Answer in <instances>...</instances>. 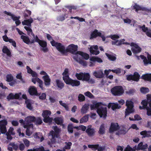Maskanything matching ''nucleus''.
Returning a JSON list of instances; mask_svg holds the SVG:
<instances>
[{"label":"nucleus","instance_id":"9b49d317","mask_svg":"<svg viewBox=\"0 0 151 151\" xmlns=\"http://www.w3.org/2000/svg\"><path fill=\"white\" fill-rule=\"evenodd\" d=\"M140 75L137 72H135L133 75H130L127 76V80L130 81L133 80L134 81H139Z\"/></svg>","mask_w":151,"mask_h":151},{"label":"nucleus","instance_id":"4d7b16f0","mask_svg":"<svg viewBox=\"0 0 151 151\" xmlns=\"http://www.w3.org/2000/svg\"><path fill=\"white\" fill-rule=\"evenodd\" d=\"M84 95L86 96H87L88 97L93 99L94 98L93 95L90 92L87 91L84 93Z\"/></svg>","mask_w":151,"mask_h":151},{"label":"nucleus","instance_id":"79ce46f5","mask_svg":"<svg viewBox=\"0 0 151 151\" xmlns=\"http://www.w3.org/2000/svg\"><path fill=\"white\" fill-rule=\"evenodd\" d=\"M105 128L104 124H102L100 127L99 133L100 134H103L105 133Z\"/></svg>","mask_w":151,"mask_h":151},{"label":"nucleus","instance_id":"c85d7f7f","mask_svg":"<svg viewBox=\"0 0 151 151\" xmlns=\"http://www.w3.org/2000/svg\"><path fill=\"white\" fill-rule=\"evenodd\" d=\"M26 123H31L36 121V117L34 116H28L25 119Z\"/></svg>","mask_w":151,"mask_h":151},{"label":"nucleus","instance_id":"2f4dec72","mask_svg":"<svg viewBox=\"0 0 151 151\" xmlns=\"http://www.w3.org/2000/svg\"><path fill=\"white\" fill-rule=\"evenodd\" d=\"M2 51L4 53L6 54L8 56H11V52L6 46H4L3 47Z\"/></svg>","mask_w":151,"mask_h":151},{"label":"nucleus","instance_id":"72a5a7b5","mask_svg":"<svg viewBox=\"0 0 151 151\" xmlns=\"http://www.w3.org/2000/svg\"><path fill=\"white\" fill-rule=\"evenodd\" d=\"M86 132L88 134V135L92 136L94 134L95 131L93 129L88 127L86 130Z\"/></svg>","mask_w":151,"mask_h":151},{"label":"nucleus","instance_id":"473e14b6","mask_svg":"<svg viewBox=\"0 0 151 151\" xmlns=\"http://www.w3.org/2000/svg\"><path fill=\"white\" fill-rule=\"evenodd\" d=\"M90 76L88 73H83V75L82 79L83 81H88L90 78Z\"/></svg>","mask_w":151,"mask_h":151},{"label":"nucleus","instance_id":"3c124183","mask_svg":"<svg viewBox=\"0 0 151 151\" xmlns=\"http://www.w3.org/2000/svg\"><path fill=\"white\" fill-rule=\"evenodd\" d=\"M25 103L27 105V108L30 110H32V105L29 100H26Z\"/></svg>","mask_w":151,"mask_h":151},{"label":"nucleus","instance_id":"49530a36","mask_svg":"<svg viewBox=\"0 0 151 151\" xmlns=\"http://www.w3.org/2000/svg\"><path fill=\"white\" fill-rule=\"evenodd\" d=\"M129 119L130 120H140L142 119V118L138 114H136L134 116V119L130 117L129 118Z\"/></svg>","mask_w":151,"mask_h":151},{"label":"nucleus","instance_id":"1a4fd4ad","mask_svg":"<svg viewBox=\"0 0 151 151\" xmlns=\"http://www.w3.org/2000/svg\"><path fill=\"white\" fill-rule=\"evenodd\" d=\"M78 46L72 44L68 46L66 49V54L69 52L73 54H77L76 52L78 51Z\"/></svg>","mask_w":151,"mask_h":151},{"label":"nucleus","instance_id":"4468645a","mask_svg":"<svg viewBox=\"0 0 151 151\" xmlns=\"http://www.w3.org/2000/svg\"><path fill=\"white\" fill-rule=\"evenodd\" d=\"M23 126L24 128H27L26 131L27 135L29 136L32 133V130L33 129V124L30 123H23Z\"/></svg>","mask_w":151,"mask_h":151},{"label":"nucleus","instance_id":"4c0bfd02","mask_svg":"<svg viewBox=\"0 0 151 151\" xmlns=\"http://www.w3.org/2000/svg\"><path fill=\"white\" fill-rule=\"evenodd\" d=\"M106 55L108 57V58L110 60L114 61L116 59V57L113 55L109 54L108 53H106Z\"/></svg>","mask_w":151,"mask_h":151},{"label":"nucleus","instance_id":"de8ad7c7","mask_svg":"<svg viewBox=\"0 0 151 151\" xmlns=\"http://www.w3.org/2000/svg\"><path fill=\"white\" fill-rule=\"evenodd\" d=\"M85 96L82 94H79L78 97V100L79 101L82 102L85 100Z\"/></svg>","mask_w":151,"mask_h":151},{"label":"nucleus","instance_id":"37998d69","mask_svg":"<svg viewBox=\"0 0 151 151\" xmlns=\"http://www.w3.org/2000/svg\"><path fill=\"white\" fill-rule=\"evenodd\" d=\"M65 16L66 15L65 13L62 14L57 17V20L58 21H63L65 19Z\"/></svg>","mask_w":151,"mask_h":151},{"label":"nucleus","instance_id":"6e6552de","mask_svg":"<svg viewBox=\"0 0 151 151\" xmlns=\"http://www.w3.org/2000/svg\"><path fill=\"white\" fill-rule=\"evenodd\" d=\"M97 112L100 117L106 119L107 117V111L106 107L100 106L97 110Z\"/></svg>","mask_w":151,"mask_h":151},{"label":"nucleus","instance_id":"c756f323","mask_svg":"<svg viewBox=\"0 0 151 151\" xmlns=\"http://www.w3.org/2000/svg\"><path fill=\"white\" fill-rule=\"evenodd\" d=\"M76 54L81 55L86 60L88 59L89 58V56L88 54L82 52L78 51L76 52Z\"/></svg>","mask_w":151,"mask_h":151},{"label":"nucleus","instance_id":"680f3d73","mask_svg":"<svg viewBox=\"0 0 151 151\" xmlns=\"http://www.w3.org/2000/svg\"><path fill=\"white\" fill-rule=\"evenodd\" d=\"M139 28L142 29L143 31L146 33L148 31V28L146 27L145 25H143L142 26H139Z\"/></svg>","mask_w":151,"mask_h":151},{"label":"nucleus","instance_id":"cd10ccee","mask_svg":"<svg viewBox=\"0 0 151 151\" xmlns=\"http://www.w3.org/2000/svg\"><path fill=\"white\" fill-rule=\"evenodd\" d=\"M148 145L147 144H143L142 142H140L137 145V149L143 150L147 148Z\"/></svg>","mask_w":151,"mask_h":151},{"label":"nucleus","instance_id":"f3484780","mask_svg":"<svg viewBox=\"0 0 151 151\" xmlns=\"http://www.w3.org/2000/svg\"><path fill=\"white\" fill-rule=\"evenodd\" d=\"M89 49L90 53L93 55H97L100 53L99 51L97 50L99 49V48L98 46L97 45L92 46L90 47Z\"/></svg>","mask_w":151,"mask_h":151},{"label":"nucleus","instance_id":"774afa93","mask_svg":"<svg viewBox=\"0 0 151 151\" xmlns=\"http://www.w3.org/2000/svg\"><path fill=\"white\" fill-rule=\"evenodd\" d=\"M147 110V114L151 116V107H147L146 109Z\"/></svg>","mask_w":151,"mask_h":151},{"label":"nucleus","instance_id":"0eeeda50","mask_svg":"<svg viewBox=\"0 0 151 151\" xmlns=\"http://www.w3.org/2000/svg\"><path fill=\"white\" fill-rule=\"evenodd\" d=\"M66 81L65 82L67 84L70 85L72 86H78L80 84V81L76 80H73L68 77H65Z\"/></svg>","mask_w":151,"mask_h":151},{"label":"nucleus","instance_id":"c9c22d12","mask_svg":"<svg viewBox=\"0 0 151 151\" xmlns=\"http://www.w3.org/2000/svg\"><path fill=\"white\" fill-rule=\"evenodd\" d=\"M141 135H143V137H149L151 136V131L147 132L146 131H144L140 132Z\"/></svg>","mask_w":151,"mask_h":151},{"label":"nucleus","instance_id":"8fccbe9b","mask_svg":"<svg viewBox=\"0 0 151 151\" xmlns=\"http://www.w3.org/2000/svg\"><path fill=\"white\" fill-rule=\"evenodd\" d=\"M83 74V73L80 72L79 73H76L75 76L78 80H82Z\"/></svg>","mask_w":151,"mask_h":151},{"label":"nucleus","instance_id":"5701e85b","mask_svg":"<svg viewBox=\"0 0 151 151\" xmlns=\"http://www.w3.org/2000/svg\"><path fill=\"white\" fill-rule=\"evenodd\" d=\"M109 108L111 107L113 110H114L116 109H119L121 107V106L119 105L118 104L114 103H109L108 104Z\"/></svg>","mask_w":151,"mask_h":151},{"label":"nucleus","instance_id":"5fc2aeb1","mask_svg":"<svg viewBox=\"0 0 151 151\" xmlns=\"http://www.w3.org/2000/svg\"><path fill=\"white\" fill-rule=\"evenodd\" d=\"M59 103L60 105L64 107L66 110L68 111L69 108L68 106L65 103L63 102L62 101H59Z\"/></svg>","mask_w":151,"mask_h":151},{"label":"nucleus","instance_id":"e2e57ef3","mask_svg":"<svg viewBox=\"0 0 151 151\" xmlns=\"http://www.w3.org/2000/svg\"><path fill=\"white\" fill-rule=\"evenodd\" d=\"M110 71H112L113 73H115L116 74H119L121 73V70L120 68H118L115 70H110L109 69Z\"/></svg>","mask_w":151,"mask_h":151},{"label":"nucleus","instance_id":"423d86ee","mask_svg":"<svg viewBox=\"0 0 151 151\" xmlns=\"http://www.w3.org/2000/svg\"><path fill=\"white\" fill-rule=\"evenodd\" d=\"M51 113V112L49 110H46L43 111L42 116L44 118L43 120L45 123H52L53 118L49 117Z\"/></svg>","mask_w":151,"mask_h":151},{"label":"nucleus","instance_id":"20e7f679","mask_svg":"<svg viewBox=\"0 0 151 151\" xmlns=\"http://www.w3.org/2000/svg\"><path fill=\"white\" fill-rule=\"evenodd\" d=\"M124 90L121 86H116L111 89V92L115 96H120L124 93Z\"/></svg>","mask_w":151,"mask_h":151},{"label":"nucleus","instance_id":"a19ab883","mask_svg":"<svg viewBox=\"0 0 151 151\" xmlns=\"http://www.w3.org/2000/svg\"><path fill=\"white\" fill-rule=\"evenodd\" d=\"M90 60L92 61L93 62H96L101 63L103 62V60H101V59L98 57H92L90 58Z\"/></svg>","mask_w":151,"mask_h":151},{"label":"nucleus","instance_id":"f704fd0d","mask_svg":"<svg viewBox=\"0 0 151 151\" xmlns=\"http://www.w3.org/2000/svg\"><path fill=\"white\" fill-rule=\"evenodd\" d=\"M151 96V95L149 96L148 95H147V100H144L142 101L141 102V104L143 106V107L146 109L147 107H148L147 106V104H149V100H148V97H150Z\"/></svg>","mask_w":151,"mask_h":151},{"label":"nucleus","instance_id":"f8f14e48","mask_svg":"<svg viewBox=\"0 0 151 151\" xmlns=\"http://www.w3.org/2000/svg\"><path fill=\"white\" fill-rule=\"evenodd\" d=\"M39 44L40 46V50L44 53H46L49 51V49L47 46V42L45 40H42L40 42Z\"/></svg>","mask_w":151,"mask_h":151},{"label":"nucleus","instance_id":"7ed1b4c3","mask_svg":"<svg viewBox=\"0 0 151 151\" xmlns=\"http://www.w3.org/2000/svg\"><path fill=\"white\" fill-rule=\"evenodd\" d=\"M126 106L127 108L125 111V116L134 112V103L131 101L127 100L126 102Z\"/></svg>","mask_w":151,"mask_h":151},{"label":"nucleus","instance_id":"a878e982","mask_svg":"<svg viewBox=\"0 0 151 151\" xmlns=\"http://www.w3.org/2000/svg\"><path fill=\"white\" fill-rule=\"evenodd\" d=\"M6 123H0V135L1 133L4 134L6 132Z\"/></svg>","mask_w":151,"mask_h":151},{"label":"nucleus","instance_id":"4be33fe9","mask_svg":"<svg viewBox=\"0 0 151 151\" xmlns=\"http://www.w3.org/2000/svg\"><path fill=\"white\" fill-rule=\"evenodd\" d=\"M55 83L56 86L59 90H61L64 88L65 84L62 81L57 79L55 80Z\"/></svg>","mask_w":151,"mask_h":151},{"label":"nucleus","instance_id":"b1692460","mask_svg":"<svg viewBox=\"0 0 151 151\" xmlns=\"http://www.w3.org/2000/svg\"><path fill=\"white\" fill-rule=\"evenodd\" d=\"M101 35V32H98V30L95 29L92 32L91 35L90 39H91L93 38H96V37Z\"/></svg>","mask_w":151,"mask_h":151},{"label":"nucleus","instance_id":"412c9836","mask_svg":"<svg viewBox=\"0 0 151 151\" xmlns=\"http://www.w3.org/2000/svg\"><path fill=\"white\" fill-rule=\"evenodd\" d=\"M119 130L116 132V135H119L121 134H124L128 131V129L124 127H119Z\"/></svg>","mask_w":151,"mask_h":151},{"label":"nucleus","instance_id":"aec40b11","mask_svg":"<svg viewBox=\"0 0 151 151\" xmlns=\"http://www.w3.org/2000/svg\"><path fill=\"white\" fill-rule=\"evenodd\" d=\"M42 78L44 81V84L45 86H48L50 85L51 80L48 75L43 76Z\"/></svg>","mask_w":151,"mask_h":151},{"label":"nucleus","instance_id":"e433bc0d","mask_svg":"<svg viewBox=\"0 0 151 151\" xmlns=\"http://www.w3.org/2000/svg\"><path fill=\"white\" fill-rule=\"evenodd\" d=\"M68 68H65L64 72H63V73L62 74L63 75V80H64V81L65 82L66 81V80H65V77H69V75L68 74ZM67 80H66V81Z\"/></svg>","mask_w":151,"mask_h":151},{"label":"nucleus","instance_id":"0e129e2a","mask_svg":"<svg viewBox=\"0 0 151 151\" xmlns=\"http://www.w3.org/2000/svg\"><path fill=\"white\" fill-rule=\"evenodd\" d=\"M124 151H135V149L129 146L128 145L124 150Z\"/></svg>","mask_w":151,"mask_h":151},{"label":"nucleus","instance_id":"052dcab7","mask_svg":"<svg viewBox=\"0 0 151 151\" xmlns=\"http://www.w3.org/2000/svg\"><path fill=\"white\" fill-rule=\"evenodd\" d=\"M39 98L40 99L42 100H44L46 98V94L45 93H42L41 95H39Z\"/></svg>","mask_w":151,"mask_h":151},{"label":"nucleus","instance_id":"ea45409f","mask_svg":"<svg viewBox=\"0 0 151 151\" xmlns=\"http://www.w3.org/2000/svg\"><path fill=\"white\" fill-rule=\"evenodd\" d=\"M88 108L89 107L88 105L86 104L84 105L81 109V112L83 114L86 113L87 112Z\"/></svg>","mask_w":151,"mask_h":151},{"label":"nucleus","instance_id":"58836bf2","mask_svg":"<svg viewBox=\"0 0 151 151\" xmlns=\"http://www.w3.org/2000/svg\"><path fill=\"white\" fill-rule=\"evenodd\" d=\"M55 123H63V118L62 116L55 117L53 119Z\"/></svg>","mask_w":151,"mask_h":151},{"label":"nucleus","instance_id":"603ef678","mask_svg":"<svg viewBox=\"0 0 151 151\" xmlns=\"http://www.w3.org/2000/svg\"><path fill=\"white\" fill-rule=\"evenodd\" d=\"M37 79L38 80L37 82L39 83V87L42 90H43L44 88L43 86V82L39 78H38Z\"/></svg>","mask_w":151,"mask_h":151},{"label":"nucleus","instance_id":"ddd939ff","mask_svg":"<svg viewBox=\"0 0 151 151\" xmlns=\"http://www.w3.org/2000/svg\"><path fill=\"white\" fill-rule=\"evenodd\" d=\"M28 91L31 96H39L41 94V93H38L36 88L33 86H31L29 87Z\"/></svg>","mask_w":151,"mask_h":151},{"label":"nucleus","instance_id":"a18cd8bd","mask_svg":"<svg viewBox=\"0 0 151 151\" xmlns=\"http://www.w3.org/2000/svg\"><path fill=\"white\" fill-rule=\"evenodd\" d=\"M88 115H86L80 119V123L86 122L88 121Z\"/></svg>","mask_w":151,"mask_h":151},{"label":"nucleus","instance_id":"69168bd1","mask_svg":"<svg viewBox=\"0 0 151 151\" xmlns=\"http://www.w3.org/2000/svg\"><path fill=\"white\" fill-rule=\"evenodd\" d=\"M17 83V80H13L12 81L9 82V85L12 86H14L15 84Z\"/></svg>","mask_w":151,"mask_h":151},{"label":"nucleus","instance_id":"a211bd4d","mask_svg":"<svg viewBox=\"0 0 151 151\" xmlns=\"http://www.w3.org/2000/svg\"><path fill=\"white\" fill-rule=\"evenodd\" d=\"M93 75L97 78H102L104 76L102 70L101 69L98 71H94L93 73Z\"/></svg>","mask_w":151,"mask_h":151},{"label":"nucleus","instance_id":"09e8293b","mask_svg":"<svg viewBox=\"0 0 151 151\" xmlns=\"http://www.w3.org/2000/svg\"><path fill=\"white\" fill-rule=\"evenodd\" d=\"M140 91L141 93L146 94L149 91V90L148 88L142 87L140 88Z\"/></svg>","mask_w":151,"mask_h":151},{"label":"nucleus","instance_id":"39448f33","mask_svg":"<svg viewBox=\"0 0 151 151\" xmlns=\"http://www.w3.org/2000/svg\"><path fill=\"white\" fill-rule=\"evenodd\" d=\"M55 131H51L49 134V136L51 135L52 136L51 141L52 142H54L55 141V138L58 137V134L60 132V130L56 126H53L52 127Z\"/></svg>","mask_w":151,"mask_h":151},{"label":"nucleus","instance_id":"dca6fc26","mask_svg":"<svg viewBox=\"0 0 151 151\" xmlns=\"http://www.w3.org/2000/svg\"><path fill=\"white\" fill-rule=\"evenodd\" d=\"M139 57L143 60L144 64L147 65L148 64H151V55L149 54L147 55V58L143 55H141Z\"/></svg>","mask_w":151,"mask_h":151},{"label":"nucleus","instance_id":"2eb2a0df","mask_svg":"<svg viewBox=\"0 0 151 151\" xmlns=\"http://www.w3.org/2000/svg\"><path fill=\"white\" fill-rule=\"evenodd\" d=\"M134 9L135 10L136 12H137L139 11H145L148 13H151V8L147 9L146 7H142L140 6L137 5V4H135L133 6Z\"/></svg>","mask_w":151,"mask_h":151},{"label":"nucleus","instance_id":"f03ea898","mask_svg":"<svg viewBox=\"0 0 151 151\" xmlns=\"http://www.w3.org/2000/svg\"><path fill=\"white\" fill-rule=\"evenodd\" d=\"M52 45L56 47L57 49L63 55L66 54V49L65 46L61 43L56 42L54 40H52L50 42Z\"/></svg>","mask_w":151,"mask_h":151},{"label":"nucleus","instance_id":"c03bdc74","mask_svg":"<svg viewBox=\"0 0 151 151\" xmlns=\"http://www.w3.org/2000/svg\"><path fill=\"white\" fill-rule=\"evenodd\" d=\"M27 151H49V150H47L45 151L44 148L42 147L39 148L34 149L33 150H28Z\"/></svg>","mask_w":151,"mask_h":151},{"label":"nucleus","instance_id":"9d476101","mask_svg":"<svg viewBox=\"0 0 151 151\" xmlns=\"http://www.w3.org/2000/svg\"><path fill=\"white\" fill-rule=\"evenodd\" d=\"M4 13L5 14L10 16L11 18L14 21H15L16 26L19 25L21 23L19 19L20 18V16L16 17L14 15L12 14L10 12H8L6 11H4Z\"/></svg>","mask_w":151,"mask_h":151},{"label":"nucleus","instance_id":"864d4df0","mask_svg":"<svg viewBox=\"0 0 151 151\" xmlns=\"http://www.w3.org/2000/svg\"><path fill=\"white\" fill-rule=\"evenodd\" d=\"M13 80V77L11 74H8L6 76V81L8 82L12 81Z\"/></svg>","mask_w":151,"mask_h":151},{"label":"nucleus","instance_id":"338daca9","mask_svg":"<svg viewBox=\"0 0 151 151\" xmlns=\"http://www.w3.org/2000/svg\"><path fill=\"white\" fill-rule=\"evenodd\" d=\"M79 63L84 66H86L87 65L86 62L82 59H80L79 60Z\"/></svg>","mask_w":151,"mask_h":151},{"label":"nucleus","instance_id":"6ab92c4d","mask_svg":"<svg viewBox=\"0 0 151 151\" xmlns=\"http://www.w3.org/2000/svg\"><path fill=\"white\" fill-rule=\"evenodd\" d=\"M119 128L118 123H111L109 129V132L112 133L118 130L119 129Z\"/></svg>","mask_w":151,"mask_h":151},{"label":"nucleus","instance_id":"bf43d9fd","mask_svg":"<svg viewBox=\"0 0 151 151\" xmlns=\"http://www.w3.org/2000/svg\"><path fill=\"white\" fill-rule=\"evenodd\" d=\"M142 49L141 48L138 49H132V51L135 54L138 53L140 52L141 51Z\"/></svg>","mask_w":151,"mask_h":151},{"label":"nucleus","instance_id":"13d9d810","mask_svg":"<svg viewBox=\"0 0 151 151\" xmlns=\"http://www.w3.org/2000/svg\"><path fill=\"white\" fill-rule=\"evenodd\" d=\"M88 146L89 148L92 149L93 150H95L97 149L98 147L99 146V145H89Z\"/></svg>","mask_w":151,"mask_h":151},{"label":"nucleus","instance_id":"7c9ffc66","mask_svg":"<svg viewBox=\"0 0 151 151\" xmlns=\"http://www.w3.org/2000/svg\"><path fill=\"white\" fill-rule=\"evenodd\" d=\"M21 38L22 40L25 43L28 45L30 44V40L28 36L22 35L21 36Z\"/></svg>","mask_w":151,"mask_h":151},{"label":"nucleus","instance_id":"393cba45","mask_svg":"<svg viewBox=\"0 0 151 151\" xmlns=\"http://www.w3.org/2000/svg\"><path fill=\"white\" fill-rule=\"evenodd\" d=\"M103 105L102 102H99L95 103H93V105H91L90 106L91 109L93 110L95 109H96L97 110L100 108V106Z\"/></svg>","mask_w":151,"mask_h":151},{"label":"nucleus","instance_id":"bb28decb","mask_svg":"<svg viewBox=\"0 0 151 151\" xmlns=\"http://www.w3.org/2000/svg\"><path fill=\"white\" fill-rule=\"evenodd\" d=\"M14 129L13 128H10L8 132L6 133V134L7 135V137L8 139H11L12 137L11 136V135H14V132H13Z\"/></svg>","mask_w":151,"mask_h":151},{"label":"nucleus","instance_id":"f257e3e1","mask_svg":"<svg viewBox=\"0 0 151 151\" xmlns=\"http://www.w3.org/2000/svg\"><path fill=\"white\" fill-rule=\"evenodd\" d=\"M33 19L32 18H30L28 19L24 20L22 22V24L23 25H26L28 26H25L24 27V28L27 31V34L30 36L31 35L32 37L35 38V35L31 29V23L33 22Z\"/></svg>","mask_w":151,"mask_h":151},{"label":"nucleus","instance_id":"6e6d98bb","mask_svg":"<svg viewBox=\"0 0 151 151\" xmlns=\"http://www.w3.org/2000/svg\"><path fill=\"white\" fill-rule=\"evenodd\" d=\"M65 145L64 148L66 149H70V146L72 145V144L70 142H65Z\"/></svg>","mask_w":151,"mask_h":151}]
</instances>
